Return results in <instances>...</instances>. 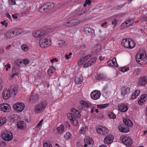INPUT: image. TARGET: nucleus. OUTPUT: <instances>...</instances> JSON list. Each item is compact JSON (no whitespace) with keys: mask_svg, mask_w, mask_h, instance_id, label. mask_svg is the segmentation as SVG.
Instances as JSON below:
<instances>
[{"mask_svg":"<svg viewBox=\"0 0 147 147\" xmlns=\"http://www.w3.org/2000/svg\"><path fill=\"white\" fill-rule=\"evenodd\" d=\"M100 96V92L97 90H95L92 92L90 94V96L93 99L96 100L98 99Z\"/></svg>","mask_w":147,"mask_h":147,"instance_id":"obj_8","label":"nucleus"},{"mask_svg":"<svg viewBox=\"0 0 147 147\" xmlns=\"http://www.w3.org/2000/svg\"><path fill=\"white\" fill-rule=\"evenodd\" d=\"M135 94L136 95V98L137 96L139 95L140 93V91L139 90H135L134 92Z\"/></svg>","mask_w":147,"mask_h":147,"instance_id":"obj_58","label":"nucleus"},{"mask_svg":"<svg viewBox=\"0 0 147 147\" xmlns=\"http://www.w3.org/2000/svg\"><path fill=\"white\" fill-rule=\"evenodd\" d=\"M118 23L117 21L116 20H115L114 21H113L112 22V24L113 25H114V26H116V25Z\"/></svg>","mask_w":147,"mask_h":147,"instance_id":"obj_60","label":"nucleus"},{"mask_svg":"<svg viewBox=\"0 0 147 147\" xmlns=\"http://www.w3.org/2000/svg\"><path fill=\"white\" fill-rule=\"evenodd\" d=\"M109 105V104H107V103L101 105H102L101 106V109H103L105 108V107H107Z\"/></svg>","mask_w":147,"mask_h":147,"instance_id":"obj_59","label":"nucleus"},{"mask_svg":"<svg viewBox=\"0 0 147 147\" xmlns=\"http://www.w3.org/2000/svg\"><path fill=\"white\" fill-rule=\"evenodd\" d=\"M147 77L146 76H143L140 78L139 80L138 84L141 86L145 85L146 83Z\"/></svg>","mask_w":147,"mask_h":147,"instance_id":"obj_17","label":"nucleus"},{"mask_svg":"<svg viewBox=\"0 0 147 147\" xmlns=\"http://www.w3.org/2000/svg\"><path fill=\"white\" fill-rule=\"evenodd\" d=\"M22 60L23 63L25 65H28L30 63V61L28 59H25Z\"/></svg>","mask_w":147,"mask_h":147,"instance_id":"obj_47","label":"nucleus"},{"mask_svg":"<svg viewBox=\"0 0 147 147\" xmlns=\"http://www.w3.org/2000/svg\"><path fill=\"white\" fill-rule=\"evenodd\" d=\"M91 3V1L90 0H86L85 1V3L88 5H90Z\"/></svg>","mask_w":147,"mask_h":147,"instance_id":"obj_63","label":"nucleus"},{"mask_svg":"<svg viewBox=\"0 0 147 147\" xmlns=\"http://www.w3.org/2000/svg\"><path fill=\"white\" fill-rule=\"evenodd\" d=\"M109 117L111 118L114 119L116 118V115L113 113L110 112L108 114Z\"/></svg>","mask_w":147,"mask_h":147,"instance_id":"obj_40","label":"nucleus"},{"mask_svg":"<svg viewBox=\"0 0 147 147\" xmlns=\"http://www.w3.org/2000/svg\"><path fill=\"white\" fill-rule=\"evenodd\" d=\"M67 115L68 117L70 120H72L74 117H73V114H72V113H68L67 114Z\"/></svg>","mask_w":147,"mask_h":147,"instance_id":"obj_48","label":"nucleus"},{"mask_svg":"<svg viewBox=\"0 0 147 147\" xmlns=\"http://www.w3.org/2000/svg\"><path fill=\"white\" fill-rule=\"evenodd\" d=\"M105 76L102 74H98L96 77V79L98 80H101L105 78Z\"/></svg>","mask_w":147,"mask_h":147,"instance_id":"obj_30","label":"nucleus"},{"mask_svg":"<svg viewBox=\"0 0 147 147\" xmlns=\"http://www.w3.org/2000/svg\"><path fill=\"white\" fill-rule=\"evenodd\" d=\"M119 131L122 133H127L129 131V128L124 125H120L118 127Z\"/></svg>","mask_w":147,"mask_h":147,"instance_id":"obj_14","label":"nucleus"},{"mask_svg":"<svg viewBox=\"0 0 147 147\" xmlns=\"http://www.w3.org/2000/svg\"><path fill=\"white\" fill-rule=\"evenodd\" d=\"M90 65V61H88L84 64V67H88L90 66L91 65Z\"/></svg>","mask_w":147,"mask_h":147,"instance_id":"obj_56","label":"nucleus"},{"mask_svg":"<svg viewBox=\"0 0 147 147\" xmlns=\"http://www.w3.org/2000/svg\"><path fill=\"white\" fill-rule=\"evenodd\" d=\"M54 4L53 3H47L43 5L39 9V12L42 13L48 12L50 9L53 8Z\"/></svg>","mask_w":147,"mask_h":147,"instance_id":"obj_2","label":"nucleus"},{"mask_svg":"<svg viewBox=\"0 0 147 147\" xmlns=\"http://www.w3.org/2000/svg\"><path fill=\"white\" fill-rule=\"evenodd\" d=\"M43 119L41 120L38 123L36 126V127L38 128L42 126V122L43 121Z\"/></svg>","mask_w":147,"mask_h":147,"instance_id":"obj_51","label":"nucleus"},{"mask_svg":"<svg viewBox=\"0 0 147 147\" xmlns=\"http://www.w3.org/2000/svg\"><path fill=\"white\" fill-rule=\"evenodd\" d=\"M5 67L6 68V70L8 71V69L10 68L11 66H10L9 64L7 63V65L5 66Z\"/></svg>","mask_w":147,"mask_h":147,"instance_id":"obj_61","label":"nucleus"},{"mask_svg":"<svg viewBox=\"0 0 147 147\" xmlns=\"http://www.w3.org/2000/svg\"><path fill=\"white\" fill-rule=\"evenodd\" d=\"M83 80V77L81 75L77 76L75 78V82L76 84H81Z\"/></svg>","mask_w":147,"mask_h":147,"instance_id":"obj_23","label":"nucleus"},{"mask_svg":"<svg viewBox=\"0 0 147 147\" xmlns=\"http://www.w3.org/2000/svg\"><path fill=\"white\" fill-rule=\"evenodd\" d=\"M71 121V123H73L74 126L77 125L78 124V122L77 120L75 117H74L73 119Z\"/></svg>","mask_w":147,"mask_h":147,"instance_id":"obj_36","label":"nucleus"},{"mask_svg":"<svg viewBox=\"0 0 147 147\" xmlns=\"http://www.w3.org/2000/svg\"><path fill=\"white\" fill-rule=\"evenodd\" d=\"M135 94L134 92L132 93L131 97V98L132 99H134L136 98Z\"/></svg>","mask_w":147,"mask_h":147,"instance_id":"obj_62","label":"nucleus"},{"mask_svg":"<svg viewBox=\"0 0 147 147\" xmlns=\"http://www.w3.org/2000/svg\"><path fill=\"white\" fill-rule=\"evenodd\" d=\"M84 141L85 143L88 144H91V146H92L91 144L93 145L94 143L93 139L91 138H86L84 139Z\"/></svg>","mask_w":147,"mask_h":147,"instance_id":"obj_24","label":"nucleus"},{"mask_svg":"<svg viewBox=\"0 0 147 147\" xmlns=\"http://www.w3.org/2000/svg\"><path fill=\"white\" fill-rule=\"evenodd\" d=\"M22 49L25 51H27L28 49V47L25 45H23L22 46Z\"/></svg>","mask_w":147,"mask_h":147,"instance_id":"obj_44","label":"nucleus"},{"mask_svg":"<svg viewBox=\"0 0 147 147\" xmlns=\"http://www.w3.org/2000/svg\"><path fill=\"white\" fill-rule=\"evenodd\" d=\"M96 57H94L93 58L90 59L89 61L90 63V65H93L96 61Z\"/></svg>","mask_w":147,"mask_h":147,"instance_id":"obj_39","label":"nucleus"},{"mask_svg":"<svg viewBox=\"0 0 147 147\" xmlns=\"http://www.w3.org/2000/svg\"><path fill=\"white\" fill-rule=\"evenodd\" d=\"M119 110L122 112H125L128 110V107L124 104H121L118 107Z\"/></svg>","mask_w":147,"mask_h":147,"instance_id":"obj_18","label":"nucleus"},{"mask_svg":"<svg viewBox=\"0 0 147 147\" xmlns=\"http://www.w3.org/2000/svg\"><path fill=\"white\" fill-rule=\"evenodd\" d=\"M129 40H127V39H123L121 41V44L124 47L129 48L128 47L129 46Z\"/></svg>","mask_w":147,"mask_h":147,"instance_id":"obj_21","label":"nucleus"},{"mask_svg":"<svg viewBox=\"0 0 147 147\" xmlns=\"http://www.w3.org/2000/svg\"><path fill=\"white\" fill-rule=\"evenodd\" d=\"M14 109L18 112H22L24 109L25 107L24 104L22 102H17L13 106Z\"/></svg>","mask_w":147,"mask_h":147,"instance_id":"obj_7","label":"nucleus"},{"mask_svg":"<svg viewBox=\"0 0 147 147\" xmlns=\"http://www.w3.org/2000/svg\"><path fill=\"white\" fill-rule=\"evenodd\" d=\"M92 28H84V30L85 33L87 34L88 33H92Z\"/></svg>","mask_w":147,"mask_h":147,"instance_id":"obj_43","label":"nucleus"},{"mask_svg":"<svg viewBox=\"0 0 147 147\" xmlns=\"http://www.w3.org/2000/svg\"><path fill=\"white\" fill-rule=\"evenodd\" d=\"M22 61L20 59H18L15 61V64L17 66H20V65L22 63Z\"/></svg>","mask_w":147,"mask_h":147,"instance_id":"obj_41","label":"nucleus"},{"mask_svg":"<svg viewBox=\"0 0 147 147\" xmlns=\"http://www.w3.org/2000/svg\"><path fill=\"white\" fill-rule=\"evenodd\" d=\"M8 3L10 5H15L16 2L14 0H8Z\"/></svg>","mask_w":147,"mask_h":147,"instance_id":"obj_50","label":"nucleus"},{"mask_svg":"<svg viewBox=\"0 0 147 147\" xmlns=\"http://www.w3.org/2000/svg\"><path fill=\"white\" fill-rule=\"evenodd\" d=\"M129 46L128 47L129 48L131 49L134 48L135 46V43L133 41L131 40L129 42Z\"/></svg>","mask_w":147,"mask_h":147,"instance_id":"obj_38","label":"nucleus"},{"mask_svg":"<svg viewBox=\"0 0 147 147\" xmlns=\"http://www.w3.org/2000/svg\"><path fill=\"white\" fill-rule=\"evenodd\" d=\"M111 62H112V66H114L116 67H117L118 66V65L117 62L116 61V59L115 58H114L112 60H111Z\"/></svg>","mask_w":147,"mask_h":147,"instance_id":"obj_32","label":"nucleus"},{"mask_svg":"<svg viewBox=\"0 0 147 147\" xmlns=\"http://www.w3.org/2000/svg\"><path fill=\"white\" fill-rule=\"evenodd\" d=\"M128 137L122 136L121 137L120 140L124 144H125V142Z\"/></svg>","mask_w":147,"mask_h":147,"instance_id":"obj_46","label":"nucleus"},{"mask_svg":"<svg viewBox=\"0 0 147 147\" xmlns=\"http://www.w3.org/2000/svg\"><path fill=\"white\" fill-rule=\"evenodd\" d=\"M121 95L124 98L125 95L128 94L129 93L130 88L127 86H122L121 89Z\"/></svg>","mask_w":147,"mask_h":147,"instance_id":"obj_9","label":"nucleus"},{"mask_svg":"<svg viewBox=\"0 0 147 147\" xmlns=\"http://www.w3.org/2000/svg\"><path fill=\"white\" fill-rule=\"evenodd\" d=\"M71 109V113L72 114H73V117L75 118H80L81 115L79 111L74 107L72 108Z\"/></svg>","mask_w":147,"mask_h":147,"instance_id":"obj_15","label":"nucleus"},{"mask_svg":"<svg viewBox=\"0 0 147 147\" xmlns=\"http://www.w3.org/2000/svg\"><path fill=\"white\" fill-rule=\"evenodd\" d=\"M112 62H111V60H110L108 61L107 62V64L108 65L110 66H112Z\"/></svg>","mask_w":147,"mask_h":147,"instance_id":"obj_64","label":"nucleus"},{"mask_svg":"<svg viewBox=\"0 0 147 147\" xmlns=\"http://www.w3.org/2000/svg\"><path fill=\"white\" fill-rule=\"evenodd\" d=\"M81 104L83 105L84 107L87 108H90L91 105V104L89 102H87L84 100H82L80 102Z\"/></svg>","mask_w":147,"mask_h":147,"instance_id":"obj_25","label":"nucleus"},{"mask_svg":"<svg viewBox=\"0 0 147 147\" xmlns=\"http://www.w3.org/2000/svg\"><path fill=\"white\" fill-rule=\"evenodd\" d=\"M4 36L6 38H9L13 37V35L12 34L11 31H10L6 33L5 34Z\"/></svg>","mask_w":147,"mask_h":147,"instance_id":"obj_28","label":"nucleus"},{"mask_svg":"<svg viewBox=\"0 0 147 147\" xmlns=\"http://www.w3.org/2000/svg\"><path fill=\"white\" fill-rule=\"evenodd\" d=\"M145 102L144 100H143L142 99H140L138 101V103L139 105H142Z\"/></svg>","mask_w":147,"mask_h":147,"instance_id":"obj_55","label":"nucleus"},{"mask_svg":"<svg viewBox=\"0 0 147 147\" xmlns=\"http://www.w3.org/2000/svg\"><path fill=\"white\" fill-rule=\"evenodd\" d=\"M46 30L43 29H41L38 31H36L33 33L34 37H38L42 36L43 35L47 34Z\"/></svg>","mask_w":147,"mask_h":147,"instance_id":"obj_10","label":"nucleus"},{"mask_svg":"<svg viewBox=\"0 0 147 147\" xmlns=\"http://www.w3.org/2000/svg\"><path fill=\"white\" fill-rule=\"evenodd\" d=\"M25 126V122L23 121H18L17 124V127L21 129H24Z\"/></svg>","mask_w":147,"mask_h":147,"instance_id":"obj_20","label":"nucleus"},{"mask_svg":"<svg viewBox=\"0 0 147 147\" xmlns=\"http://www.w3.org/2000/svg\"><path fill=\"white\" fill-rule=\"evenodd\" d=\"M64 127L62 124H61L60 126L57 128V130L59 134H61L63 131Z\"/></svg>","mask_w":147,"mask_h":147,"instance_id":"obj_26","label":"nucleus"},{"mask_svg":"<svg viewBox=\"0 0 147 147\" xmlns=\"http://www.w3.org/2000/svg\"><path fill=\"white\" fill-rule=\"evenodd\" d=\"M146 94H144L142 95L140 98V99H142V100H144L145 101H146Z\"/></svg>","mask_w":147,"mask_h":147,"instance_id":"obj_57","label":"nucleus"},{"mask_svg":"<svg viewBox=\"0 0 147 147\" xmlns=\"http://www.w3.org/2000/svg\"><path fill=\"white\" fill-rule=\"evenodd\" d=\"M71 133L69 132H67L64 136L65 139L66 140H68L71 138Z\"/></svg>","mask_w":147,"mask_h":147,"instance_id":"obj_34","label":"nucleus"},{"mask_svg":"<svg viewBox=\"0 0 147 147\" xmlns=\"http://www.w3.org/2000/svg\"><path fill=\"white\" fill-rule=\"evenodd\" d=\"M136 62L140 64L147 63V55L144 50L141 51L138 53L135 57Z\"/></svg>","mask_w":147,"mask_h":147,"instance_id":"obj_1","label":"nucleus"},{"mask_svg":"<svg viewBox=\"0 0 147 147\" xmlns=\"http://www.w3.org/2000/svg\"><path fill=\"white\" fill-rule=\"evenodd\" d=\"M0 108L4 112H8L9 111L10 107L7 104H2L0 106Z\"/></svg>","mask_w":147,"mask_h":147,"instance_id":"obj_13","label":"nucleus"},{"mask_svg":"<svg viewBox=\"0 0 147 147\" xmlns=\"http://www.w3.org/2000/svg\"><path fill=\"white\" fill-rule=\"evenodd\" d=\"M140 73V71L138 68L135 69L133 72L134 76L139 75Z\"/></svg>","mask_w":147,"mask_h":147,"instance_id":"obj_42","label":"nucleus"},{"mask_svg":"<svg viewBox=\"0 0 147 147\" xmlns=\"http://www.w3.org/2000/svg\"><path fill=\"white\" fill-rule=\"evenodd\" d=\"M97 132L100 135H105L108 134L109 131L105 127H102V126H99L96 128Z\"/></svg>","mask_w":147,"mask_h":147,"instance_id":"obj_6","label":"nucleus"},{"mask_svg":"<svg viewBox=\"0 0 147 147\" xmlns=\"http://www.w3.org/2000/svg\"><path fill=\"white\" fill-rule=\"evenodd\" d=\"M88 128L87 127H86L84 128L83 127H81L80 131V134H84L86 132L88 131Z\"/></svg>","mask_w":147,"mask_h":147,"instance_id":"obj_37","label":"nucleus"},{"mask_svg":"<svg viewBox=\"0 0 147 147\" xmlns=\"http://www.w3.org/2000/svg\"><path fill=\"white\" fill-rule=\"evenodd\" d=\"M92 55V54H88L82 57L83 62H86L88 59H89Z\"/></svg>","mask_w":147,"mask_h":147,"instance_id":"obj_33","label":"nucleus"},{"mask_svg":"<svg viewBox=\"0 0 147 147\" xmlns=\"http://www.w3.org/2000/svg\"><path fill=\"white\" fill-rule=\"evenodd\" d=\"M47 102L45 101L41 102L36 107L35 109V112L39 113L43 111L47 106Z\"/></svg>","mask_w":147,"mask_h":147,"instance_id":"obj_4","label":"nucleus"},{"mask_svg":"<svg viewBox=\"0 0 147 147\" xmlns=\"http://www.w3.org/2000/svg\"><path fill=\"white\" fill-rule=\"evenodd\" d=\"M38 96L37 94H34L33 95L32 94L31 95L30 98V102L32 103H34L35 101H37L38 99Z\"/></svg>","mask_w":147,"mask_h":147,"instance_id":"obj_22","label":"nucleus"},{"mask_svg":"<svg viewBox=\"0 0 147 147\" xmlns=\"http://www.w3.org/2000/svg\"><path fill=\"white\" fill-rule=\"evenodd\" d=\"M12 34L13 35V37L18 35H19L20 33L19 28H16L14 29L13 31H11Z\"/></svg>","mask_w":147,"mask_h":147,"instance_id":"obj_27","label":"nucleus"},{"mask_svg":"<svg viewBox=\"0 0 147 147\" xmlns=\"http://www.w3.org/2000/svg\"><path fill=\"white\" fill-rule=\"evenodd\" d=\"M12 90L11 89H8L7 90H4L3 92V98L5 100L9 99L10 97V94L12 92Z\"/></svg>","mask_w":147,"mask_h":147,"instance_id":"obj_11","label":"nucleus"},{"mask_svg":"<svg viewBox=\"0 0 147 147\" xmlns=\"http://www.w3.org/2000/svg\"><path fill=\"white\" fill-rule=\"evenodd\" d=\"M49 42L45 38H42L39 42V45L42 48H45L49 47L51 44V42L49 40Z\"/></svg>","mask_w":147,"mask_h":147,"instance_id":"obj_5","label":"nucleus"},{"mask_svg":"<svg viewBox=\"0 0 147 147\" xmlns=\"http://www.w3.org/2000/svg\"><path fill=\"white\" fill-rule=\"evenodd\" d=\"M132 140L130 137H128L126 140L125 142V145H128L129 146L131 144H132Z\"/></svg>","mask_w":147,"mask_h":147,"instance_id":"obj_31","label":"nucleus"},{"mask_svg":"<svg viewBox=\"0 0 147 147\" xmlns=\"http://www.w3.org/2000/svg\"><path fill=\"white\" fill-rule=\"evenodd\" d=\"M65 43V42L63 40H59V41H58V44L60 45L61 46H62L63 45L64 43Z\"/></svg>","mask_w":147,"mask_h":147,"instance_id":"obj_52","label":"nucleus"},{"mask_svg":"<svg viewBox=\"0 0 147 147\" xmlns=\"http://www.w3.org/2000/svg\"><path fill=\"white\" fill-rule=\"evenodd\" d=\"M1 137L5 141H9L12 139L13 135L10 131L5 130L2 133Z\"/></svg>","mask_w":147,"mask_h":147,"instance_id":"obj_3","label":"nucleus"},{"mask_svg":"<svg viewBox=\"0 0 147 147\" xmlns=\"http://www.w3.org/2000/svg\"><path fill=\"white\" fill-rule=\"evenodd\" d=\"M114 137L111 135H108L104 139V141L105 144H109L113 142Z\"/></svg>","mask_w":147,"mask_h":147,"instance_id":"obj_12","label":"nucleus"},{"mask_svg":"<svg viewBox=\"0 0 147 147\" xmlns=\"http://www.w3.org/2000/svg\"><path fill=\"white\" fill-rule=\"evenodd\" d=\"M129 70V68L127 67H123L120 69V71L123 72H125L128 71Z\"/></svg>","mask_w":147,"mask_h":147,"instance_id":"obj_49","label":"nucleus"},{"mask_svg":"<svg viewBox=\"0 0 147 147\" xmlns=\"http://www.w3.org/2000/svg\"><path fill=\"white\" fill-rule=\"evenodd\" d=\"M85 62H83V59L82 58L80 60L78 61V65H81L82 64L84 63Z\"/></svg>","mask_w":147,"mask_h":147,"instance_id":"obj_54","label":"nucleus"},{"mask_svg":"<svg viewBox=\"0 0 147 147\" xmlns=\"http://www.w3.org/2000/svg\"><path fill=\"white\" fill-rule=\"evenodd\" d=\"M123 123L128 127H131L133 125V123L132 121L128 118L123 119Z\"/></svg>","mask_w":147,"mask_h":147,"instance_id":"obj_19","label":"nucleus"},{"mask_svg":"<svg viewBox=\"0 0 147 147\" xmlns=\"http://www.w3.org/2000/svg\"><path fill=\"white\" fill-rule=\"evenodd\" d=\"M7 121V119L6 118L2 117L0 119V126L3 125Z\"/></svg>","mask_w":147,"mask_h":147,"instance_id":"obj_35","label":"nucleus"},{"mask_svg":"<svg viewBox=\"0 0 147 147\" xmlns=\"http://www.w3.org/2000/svg\"><path fill=\"white\" fill-rule=\"evenodd\" d=\"M76 20H72L69 22L67 23L63 24V26L62 27H72L75 26V25L76 24Z\"/></svg>","mask_w":147,"mask_h":147,"instance_id":"obj_16","label":"nucleus"},{"mask_svg":"<svg viewBox=\"0 0 147 147\" xmlns=\"http://www.w3.org/2000/svg\"><path fill=\"white\" fill-rule=\"evenodd\" d=\"M126 27L131 26L133 24L134 21L132 20H129L125 21Z\"/></svg>","mask_w":147,"mask_h":147,"instance_id":"obj_29","label":"nucleus"},{"mask_svg":"<svg viewBox=\"0 0 147 147\" xmlns=\"http://www.w3.org/2000/svg\"><path fill=\"white\" fill-rule=\"evenodd\" d=\"M43 147H52V146L50 142H46L43 144Z\"/></svg>","mask_w":147,"mask_h":147,"instance_id":"obj_45","label":"nucleus"},{"mask_svg":"<svg viewBox=\"0 0 147 147\" xmlns=\"http://www.w3.org/2000/svg\"><path fill=\"white\" fill-rule=\"evenodd\" d=\"M55 70V69L52 67H50L48 69V72H50L51 73H53L54 71Z\"/></svg>","mask_w":147,"mask_h":147,"instance_id":"obj_53","label":"nucleus"}]
</instances>
